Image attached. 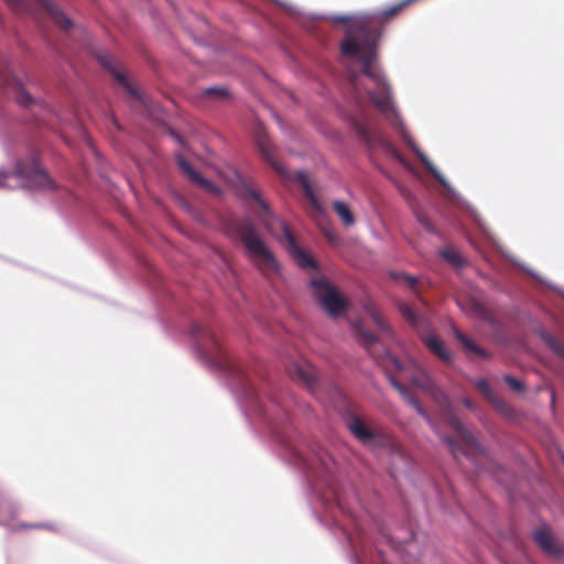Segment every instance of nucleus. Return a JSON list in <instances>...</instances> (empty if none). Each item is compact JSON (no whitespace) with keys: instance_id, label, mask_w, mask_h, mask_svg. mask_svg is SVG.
Masks as SVG:
<instances>
[{"instance_id":"22","label":"nucleus","mask_w":564,"mask_h":564,"mask_svg":"<svg viewBox=\"0 0 564 564\" xmlns=\"http://www.w3.org/2000/svg\"><path fill=\"white\" fill-rule=\"evenodd\" d=\"M96 58L104 70H123L121 63L108 52L101 51L96 53Z\"/></svg>"},{"instance_id":"23","label":"nucleus","mask_w":564,"mask_h":564,"mask_svg":"<svg viewBox=\"0 0 564 564\" xmlns=\"http://www.w3.org/2000/svg\"><path fill=\"white\" fill-rule=\"evenodd\" d=\"M296 178L300 182V184L302 185L307 199L312 203V205L314 207L319 208L318 202L314 195V192L311 186L310 178H308L307 174L304 171H299L296 173Z\"/></svg>"},{"instance_id":"33","label":"nucleus","mask_w":564,"mask_h":564,"mask_svg":"<svg viewBox=\"0 0 564 564\" xmlns=\"http://www.w3.org/2000/svg\"><path fill=\"white\" fill-rule=\"evenodd\" d=\"M506 381L512 389L518 391L522 390V383L519 380L512 377H506Z\"/></svg>"},{"instance_id":"17","label":"nucleus","mask_w":564,"mask_h":564,"mask_svg":"<svg viewBox=\"0 0 564 564\" xmlns=\"http://www.w3.org/2000/svg\"><path fill=\"white\" fill-rule=\"evenodd\" d=\"M534 540L549 554L556 555L560 550L555 544L551 530L546 527L534 532Z\"/></svg>"},{"instance_id":"28","label":"nucleus","mask_w":564,"mask_h":564,"mask_svg":"<svg viewBox=\"0 0 564 564\" xmlns=\"http://www.w3.org/2000/svg\"><path fill=\"white\" fill-rule=\"evenodd\" d=\"M391 278L406 286H409L410 289H414L416 282H417V279L415 276H411V275H406L404 273H401V272H393L391 273Z\"/></svg>"},{"instance_id":"34","label":"nucleus","mask_w":564,"mask_h":564,"mask_svg":"<svg viewBox=\"0 0 564 564\" xmlns=\"http://www.w3.org/2000/svg\"><path fill=\"white\" fill-rule=\"evenodd\" d=\"M7 2L14 9H18L22 6V0H7Z\"/></svg>"},{"instance_id":"18","label":"nucleus","mask_w":564,"mask_h":564,"mask_svg":"<svg viewBox=\"0 0 564 564\" xmlns=\"http://www.w3.org/2000/svg\"><path fill=\"white\" fill-rule=\"evenodd\" d=\"M365 310H366L367 314L371 317V319L373 321V323L378 327V329L382 333V335L389 337L391 340L397 341V338L394 336L392 328L382 318L378 308L373 304H367L365 306Z\"/></svg>"},{"instance_id":"38","label":"nucleus","mask_w":564,"mask_h":564,"mask_svg":"<svg viewBox=\"0 0 564 564\" xmlns=\"http://www.w3.org/2000/svg\"><path fill=\"white\" fill-rule=\"evenodd\" d=\"M32 528H47V529H51V527L43 525V524H35V525H32Z\"/></svg>"},{"instance_id":"21","label":"nucleus","mask_w":564,"mask_h":564,"mask_svg":"<svg viewBox=\"0 0 564 564\" xmlns=\"http://www.w3.org/2000/svg\"><path fill=\"white\" fill-rule=\"evenodd\" d=\"M460 453L465 455L474 456L478 453H481L482 449L477 441L471 436L468 432L460 427Z\"/></svg>"},{"instance_id":"35","label":"nucleus","mask_w":564,"mask_h":564,"mask_svg":"<svg viewBox=\"0 0 564 564\" xmlns=\"http://www.w3.org/2000/svg\"><path fill=\"white\" fill-rule=\"evenodd\" d=\"M9 174L0 171V187L6 186Z\"/></svg>"},{"instance_id":"14","label":"nucleus","mask_w":564,"mask_h":564,"mask_svg":"<svg viewBox=\"0 0 564 564\" xmlns=\"http://www.w3.org/2000/svg\"><path fill=\"white\" fill-rule=\"evenodd\" d=\"M281 227L288 241L289 252L296 261V263L304 269H314L315 262L312 257L296 246L291 232L284 224H281Z\"/></svg>"},{"instance_id":"13","label":"nucleus","mask_w":564,"mask_h":564,"mask_svg":"<svg viewBox=\"0 0 564 564\" xmlns=\"http://www.w3.org/2000/svg\"><path fill=\"white\" fill-rule=\"evenodd\" d=\"M332 498L334 499V503L330 505L328 500L323 498L322 503L329 511L332 517H335L334 510H338L341 513H347L351 518L356 517V511L352 509V503L359 505V498L357 496H352L351 498H347L345 495L333 490Z\"/></svg>"},{"instance_id":"5","label":"nucleus","mask_w":564,"mask_h":564,"mask_svg":"<svg viewBox=\"0 0 564 564\" xmlns=\"http://www.w3.org/2000/svg\"><path fill=\"white\" fill-rule=\"evenodd\" d=\"M352 330L357 341L362 345L369 355L380 362L382 367H391L398 371L402 370V365L397 357L391 355L381 339L367 330L361 322H355L352 324Z\"/></svg>"},{"instance_id":"3","label":"nucleus","mask_w":564,"mask_h":564,"mask_svg":"<svg viewBox=\"0 0 564 564\" xmlns=\"http://www.w3.org/2000/svg\"><path fill=\"white\" fill-rule=\"evenodd\" d=\"M237 234L243 242L247 256L264 272H278L279 264L262 238L249 221L236 226Z\"/></svg>"},{"instance_id":"40","label":"nucleus","mask_w":564,"mask_h":564,"mask_svg":"<svg viewBox=\"0 0 564 564\" xmlns=\"http://www.w3.org/2000/svg\"><path fill=\"white\" fill-rule=\"evenodd\" d=\"M459 208H460V214H462L464 210V204L462 202H460Z\"/></svg>"},{"instance_id":"24","label":"nucleus","mask_w":564,"mask_h":564,"mask_svg":"<svg viewBox=\"0 0 564 564\" xmlns=\"http://www.w3.org/2000/svg\"><path fill=\"white\" fill-rule=\"evenodd\" d=\"M334 210L346 226H352L355 218L346 203L341 200H335L333 203Z\"/></svg>"},{"instance_id":"9","label":"nucleus","mask_w":564,"mask_h":564,"mask_svg":"<svg viewBox=\"0 0 564 564\" xmlns=\"http://www.w3.org/2000/svg\"><path fill=\"white\" fill-rule=\"evenodd\" d=\"M392 387L401 394V397L406 401L410 405H412L417 414H420L427 424L438 434L442 443L447 447L451 454L456 457L458 455V444L456 443L454 437L442 434L438 431L436 423L432 420L429 413L424 410V408L420 404V402L411 394L401 383L395 380H391Z\"/></svg>"},{"instance_id":"6","label":"nucleus","mask_w":564,"mask_h":564,"mask_svg":"<svg viewBox=\"0 0 564 564\" xmlns=\"http://www.w3.org/2000/svg\"><path fill=\"white\" fill-rule=\"evenodd\" d=\"M311 285L316 301L329 315L337 316L344 311L345 300L326 279H314Z\"/></svg>"},{"instance_id":"36","label":"nucleus","mask_w":564,"mask_h":564,"mask_svg":"<svg viewBox=\"0 0 564 564\" xmlns=\"http://www.w3.org/2000/svg\"><path fill=\"white\" fill-rule=\"evenodd\" d=\"M202 332H203V329L199 325H193L191 328V334L194 336L199 335Z\"/></svg>"},{"instance_id":"7","label":"nucleus","mask_w":564,"mask_h":564,"mask_svg":"<svg viewBox=\"0 0 564 564\" xmlns=\"http://www.w3.org/2000/svg\"><path fill=\"white\" fill-rule=\"evenodd\" d=\"M15 175L28 189L52 188L53 182L47 174L40 169L34 158L30 163L18 162Z\"/></svg>"},{"instance_id":"11","label":"nucleus","mask_w":564,"mask_h":564,"mask_svg":"<svg viewBox=\"0 0 564 564\" xmlns=\"http://www.w3.org/2000/svg\"><path fill=\"white\" fill-rule=\"evenodd\" d=\"M357 132L359 137L362 139V141L372 149L380 148L391 154L393 158H395L406 170H409L411 173L415 174L412 166L409 164L406 160H404L399 152L394 149V147L389 142V140L378 133L370 130V128L358 124L357 126Z\"/></svg>"},{"instance_id":"8","label":"nucleus","mask_w":564,"mask_h":564,"mask_svg":"<svg viewBox=\"0 0 564 564\" xmlns=\"http://www.w3.org/2000/svg\"><path fill=\"white\" fill-rule=\"evenodd\" d=\"M392 387L401 394V397L406 401L410 405H412L417 414H420L427 424L438 434L442 443L447 447L451 454L456 457L458 455V444L456 443L454 437L442 434L438 431L436 423L432 420L429 413L424 410V408L420 404V402L411 394L401 383L395 380H391Z\"/></svg>"},{"instance_id":"10","label":"nucleus","mask_w":564,"mask_h":564,"mask_svg":"<svg viewBox=\"0 0 564 564\" xmlns=\"http://www.w3.org/2000/svg\"><path fill=\"white\" fill-rule=\"evenodd\" d=\"M116 79L123 86L130 96L131 107L141 113H152L155 109V105L131 79V73H113Z\"/></svg>"},{"instance_id":"41","label":"nucleus","mask_w":564,"mask_h":564,"mask_svg":"<svg viewBox=\"0 0 564 564\" xmlns=\"http://www.w3.org/2000/svg\"><path fill=\"white\" fill-rule=\"evenodd\" d=\"M262 223L269 228V224L267 223V219H262Z\"/></svg>"},{"instance_id":"39","label":"nucleus","mask_w":564,"mask_h":564,"mask_svg":"<svg viewBox=\"0 0 564 564\" xmlns=\"http://www.w3.org/2000/svg\"><path fill=\"white\" fill-rule=\"evenodd\" d=\"M321 460H322V464L325 466V468H326V469H329V467H328L327 463H326L323 458H321Z\"/></svg>"},{"instance_id":"16","label":"nucleus","mask_w":564,"mask_h":564,"mask_svg":"<svg viewBox=\"0 0 564 564\" xmlns=\"http://www.w3.org/2000/svg\"><path fill=\"white\" fill-rule=\"evenodd\" d=\"M44 11L52 18L55 24L67 32L73 28V22L56 7L52 0H39Z\"/></svg>"},{"instance_id":"1","label":"nucleus","mask_w":564,"mask_h":564,"mask_svg":"<svg viewBox=\"0 0 564 564\" xmlns=\"http://www.w3.org/2000/svg\"><path fill=\"white\" fill-rule=\"evenodd\" d=\"M350 84L360 94V89H365L376 108L389 122V124L399 133L402 140L417 155L420 161L433 174V176L446 188L449 185L445 177L432 164L426 154L415 144L408 129L405 128L398 109L392 99L391 90L388 84L380 76V73H351Z\"/></svg>"},{"instance_id":"2","label":"nucleus","mask_w":564,"mask_h":564,"mask_svg":"<svg viewBox=\"0 0 564 564\" xmlns=\"http://www.w3.org/2000/svg\"><path fill=\"white\" fill-rule=\"evenodd\" d=\"M399 312L402 317L417 332L421 340L431 352L436 355L443 361L448 362L452 358L449 349L444 343L432 332L429 318L420 312H416L410 304L401 303Z\"/></svg>"},{"instance_id":"26","label":"nucleus","mask_w":564,"mask_h":564,"mask_svg":"<svg viewBox=\"0 0 564 564\" xmlns=\"http://www.w3.org/2000/svg\"><path fill=\"white\" fill-rule=\"evenodd\" d=\"M205 96H210L216 100H226L230 97V94L226 87L223 86H210L204 89Z\"/></svg>"},{"instance_id":"25","label":"nucleus","mask_w":564,"mask_h":564,"mask_svg":"<svg viewBox=\"0 0 564 564\" xmlns=\"http://www.w3.org/2000/svg\"><path fill=\"white\" fill-rule=\"evenodd\" d=\"M295 372H296L297 377L308 386L314 384V382L317 380V370L311 366H308V367L296 366Z\"/></svg>"},{"instance_id":"30","label":"nucleus","mask_w":564,"mask_h":564,"mask_svg":"<svg viewBox=\"0 0 564 564\" xmlns=\"http://www.w3.org/2000/svg\"><path fill=\"white\" fill-rule=\"evenodd\" d=\"M459 341H460V349L465 348L467 350H473L478 355L485 356L484 351L480 348L474 346L470 343V340L468 338L464 337L463 335H460Z\"/></svg>"},{"instance_id":"15","label":"nucleus","mask_w":564,"mask_h":564,"mask_svg":"<svg viewBox=\"0 0 564 564\" xmlns=\"http://www.w3.org/2000/svg\"><path fill=\"white\" fill-rule=\"evenodd\" d=\"M180 170L195 184L212 193H218V187L203 177L184 158H176Z\"/></svg>"},{"instance_id":"4","label":"nucleus","mask_w":564,"mask_h":564,"mask_svg":"<svg viewBox=\"0 0 564 564\" xmlns=\"http://www.w3.org/2000/svg\"><path fill=\"white\" fill-rule=\"evenodd\" d=\"M412 382L433 398L438 405L443 421L456 434L458 432V417L447 391L423 371L413 377Z\"/></svg>"},{"instance_id":"12","label":"nucleus","mask_w":564,"mask_h":564,"mask_svg":"<svg viewBox=\"0 0 564 564\" xmlns=\"http://www.w3.org/2000/svg\"><path fill=\"white\" fill-rule=\"evenodd\" d=\"M10 79H8V85L10 91L13 94L15 101L26 108L33 107H43V102L36 98H34L30 91L26 90L24 84L20 78L13 76V73H10Z\"/></svg>"},{"instance_id":"20","label":"nucleus","mask_w":564,"mask_h":564,"mask_svg":"<svg viewBox=\"0 0 564 564\" xmlns=\"http://www.w3.org/2000/svg\"><path fill=\"white\" fill-rule=\"evenodd\" d=\"M18 506L10 499L0 495V524L9 525L18 513Z\"/></svg>"},{"instance_id":"27","label":"nucleus","mask_w":564,"mask_h":564,"mask_svg":"<svg viewBox=\"0 0 564 564\" xmlns=\"http://www.w3.org/2000/svg\"><path fill=\"white\" fill-rule=\"evenodd\" d=\"M440 256L454 268H458V252L453 248L440 250Z\"/></svg>"},{"instance_id":"29","label":"nucleus","mask_w":564,"mask_h":564,"mask_svg":"<svg viewBox=\"0 0 564 564\" xmlns=\"http://www.w3.org/2000/svg\"><path fill=\"white\" fill-rule=\"evenodd\" d=\"M196 354L198 356V358L205 362L207 366L209 367H213V366H217L218 362L216 361V359L212 356H209L205 349L200 346V344L197 345L196 347Z\"/></svg>"},{"instance_id":"37","label":"nucleus","mask_w":564,"mask_h":564,"mask_svg":"<svg viewBox=\"0 0 564 564\" xmlns=\"http://www.w3.org/2000/svg\"><path fill=\"white\" fill-rule=\"evenodd\" d=\"M218 362L217 366H214L215 368H224L227 369V371H230L229 365L224 360H216Z\"/></svg>"},{"instance_id":"32","label":"nucleus","mask_w":564,"mask_h":564,"mask_svg":"<svg viewBox=\"0 0 564 564\" xmlns=\"http://www.w3.org/2000/svg\"><path fill=\"white\" fill-rule=\"evenodd\" d=\"M417 221L424 227V229L429 232H434V227L430 219L425 215L416 214Z\"/></svg>"},{"instance_id":"19","label":"nucleus","mask_w":564,"mask_h":564,"mask_svg":"<svg viewBox=\"0 0 564 564\" xmlns=\"http://www.w3.org/2000/svg\"><path fill=\"white\" fill-rule=\"evenodd\" d=\"M348 427L351 434L361 441L364 444H368L372 441V433L365 426V424L356 416L351 417L348 422Z\"/></svg>"},{"instance_id":"31","label":"nucleus","mask_w":564,"mask_h":564,"mask_svg":"<svg viewBox=\"0 0 564 564\" xmlns=\"http://www.w3.org/2000/svg\"><path fill=\"white\" fill-rule=\"evenodd\" d=\"M250 196L258 203V205L261 207V209L268 215V217L272 216L271 212L269 210L268 205L256 191H250Z\"/></svg>"}]
</instances>
